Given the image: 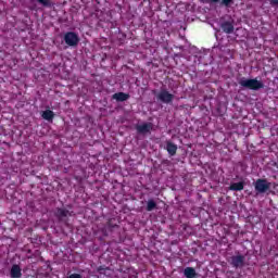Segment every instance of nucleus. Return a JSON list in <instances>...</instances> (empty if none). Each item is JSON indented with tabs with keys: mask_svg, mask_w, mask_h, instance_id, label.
Segmentation results:
<instances>
[{
	"mask_svg": "<svg viewBox=\"0 0 278 278\" xmlns=\"http://www.w3.org/2000/svg\"><path fill=\"white\" fill-rule=\"evenodd\" d=\"M220 27L224 34H233V29H235L233 23L226 21L220 24Z\"/></svg>",
	"mask_w": 278,
	"mask_h": 278,
	"instance_id": "11",
	"label": "nucleus"
},
{
	"mask_svg": "<svg viewBox=\"0 0 278 278\" xmlns=\"http://www.w3.org/2000/svg\"><path fill=\"white\" fill-rule=\"evenodd\" d=\"M269 3L273 8H278V0H269Z\"/></svg>",
	"mask_w": 278,
	"mask_h": 278,
	"instance_id": "20",
	"label": "nucleus"
},
{
	"mask_svg": "<svg viewBox=\"0 0 278 278\" xmlns=\"http://www.w3.org/2000/svg\"><path fill=\"white\" fill-rule=\"evenodd\" d=\"M37 3H40V5H43V8H52L53 2L51 0H36Z\"/></svg>",
	"mask_w": 278,
	"mask_h": 278,
	"instance_id": "19",
	"label": "nucleus"
},
{
	"mask_svg": "<svg viewBox=\"0 0 278 278\" xmlns=\"http://www.w3.org/2000/svg\"><path fill=\"white\" fill-rule=\"evenodd\" d=\"M10 275H11L12 278H21V277H23V273L21 271V266H18L17 264L13 265L11 267Z\"/></svg>",
	"mask_w": 278,
	"mask_h": 278,
	"instance_id": "12",
	"label": "nucleus"
},
{
	"mask_svg": "<svg viewBox=\"0 0 278 278\" xmlns=\"http://www.w3.org/2000/svg\"><path fill=\"white\" fill-rule=\"evenodd\" d=\"M137 134L147 135L150 134V131H153V123H143L141 125L136 126Z\"/></svg>",
	"mask_w": 278,
	"mask_h": 278,
	"instance_id": "8",
	"label": "nucleus"
},
{
	"mask_svg": "<svg viewBox=\"0 0 278 278\" xmlns=\"http://www.w3.org/2000/svg\"><path fill=\"white\" fill-rule=\"evenodd\" d=\"M146 210L147 212H153V210H157V202H155L153 199L148 200Z\"/></svg>",
	"mask_w": 278,
	"mask_h": 278,
	"instance_id": "17",
	"label": "nucleus"
},
{
	"mask_svg": "<svg viewBox=\"0 0 278 278\" xmlns=\"http://www.w3.org/2000/svg\"><path fill=\"white\" fill-rule=\"evenodd\" d=\"M67 278H81L80 274H71Z\"/></svg>",
	"mask_w": 278,
	"mask_h": 278,
	"instance_id": "21",
	"label": "nucleus"
},
{
	"mask_svg": "<svg viewBox=\"0 0 278 278\" xmlns=\"http://www.w3.org/2000/svg\"><path fill=\"white\" fill-rule=\"evenodd\" d=\"M207 3H220V5H225V8H229L231 3H233V0H206Z\"/></svg>",
	"mask_w": 278,
	"mask_h": 278,
	"instance_id": "18",
	"label": "nucleus"
},
{
	"mask_svg": "<svg viewBox=\"0 0 278 278\" xmlns=\"http://www.w3.org/2000/svg\"><path fill=\"white\" fill-rule=\"evenodd\" d=\"M184 276L186 278H197L198 277L197 269H194V267H186L184 270Z\"/></svg>",
	"mask_w": 278,
	"mask_h": 278,
	"instance_id": "13",
	"label": "nucleus"
},
{
	"mask_svg": "<svg viewBox=\"0 0 278 278\" xmlns=\"http://www.w3.org/2000/svg\"><path fill=\"white\" fill-rule=\"evenodd\" d=\"M41 116L45 121H53V118H55V113L51 110H46L42 112Z\"/></svg>",
	"mask_w": 278,
	"mask_h": 278,
	"instance_id": "16",
	"label": "nucleus"
},
{
	"mask_svg": "<svg viewBox=\"0 0 278 278\" xmlns=\"http://www.w3.org/2000/svg\"><path fill=\"white\" fill-rule=\"evenodd\" d=\"M239 86L247 88L248 90H262V88H264V83L257 80V78H241L239 80Z\"/></svg>",
	"mask_w": 278,
	"mask_h": 278,
	"instance_id": "1",
	"label": "nucleus"
},
{
	"mask_svg": "<svg viewBox=\"0 0 278 278\" xmlns=\"http://www.w3.org/2000/svg\"><path fill=\"white\" fill-rule=\"evenodd\" d=\"M97 273H98L99 277H111V275H112V270L110 269V267H108L105 265L98 267Z\"/></svg>",
	"mask_w": 278,
	"mask_h": 278,
	"instance_id": "10",
	"label": "nucleus"
},
{
	"mask_svg": "<svg viewBox=\"0 0 278 278\" xmlns=\"http://www.w3.org/2000/svg\"><path fill=\"white\" fill-rule=\"evenodd\" d=\"M229 188L232 190V192H240L241 190H244V182H233Z\"/></svg>",
	"mask_w": 278,
	"mask_h": 278,
	"instance_id": "15",
	"label": "nucleus"
},
{
	"mask_svg": "<svg viewBox=\"0 0 278 278\" xmlns=\"http://www.w3.org/2000/svg\"><path fill=\"white\" fill-rule=\"evenodd\" d=\"M156 99L157 101H161V103H165V105H170L173 101H175V94L170 93L166 89H161L156 94Z\"/></svg>",
	"mask_w": 278,
	"mask_h": 278,
	"instance_id": "4",
	"label": "nucleus"
},
{
	"mask_svg": "<svg viewBox=\"0 0 278 278\" xmlns=\"http://www.w3.org/2000/svg\"><path fill=\"white\" fill-rule=\"evenodd\" d=\"M63 40L67 47H77L79 45V35L75 31L65 33Z\"/></svg>",
	"mask_w": 278,
	"mask_h": 278,
	"instance_id": "6",
	"label": "nucleus"
},
{
	"mask_svg": "<svg viewBox=\"0 0 278 278\" xmlns=\"http://www.w3.org/2000/svg\"><path fill=\"white\" fill-rule=\"evenodd\" d=\"M254 189L258 194H264L270 190V182L267 179L258 178L254 182Z\"/></svg>",
	"mask_w": 278,
	"mask_h": 278,
	"instance_id": "5",
	"label": "nucleus"
},
{
	"mask_svg": "<svg viewBox=\"0 0 278 278\" xmlns=\"http://www.w3.org/2000/svg\"><path fill=\"white\" fill-rule=\"evenodd\" d=\"M54 216L59 220V223H63L65 227H68V218L73 216V211H68L64 207H56Z\"/></svg>",
	"mask_w": 278,
	"mask_h": 278,
	"instance_id": "3",
	"label": "nucleus"
},
{
	"mask_svg": "<svg viewBox=\"0 0 278 278\" xmlns=\"http://www.w3.org/2000/svg\"><path fill=\"white\" fill-rule=\"evenodd\" d=\"M118 228V224H116V218H110L104 228H102L103 236H110V231H114V229Z\"/></svg>",
	"mask_w": 278,
	"mask_h": 278,
	"instance_id": "7",
	"label": "nucleus"
},
{
	"mask_svg": "<svg viewBox=\"0 0 278 278\" xmlns=\"http://www.w3.org/2000/svg\"><path fill=\"white\" fill-rule=\"evenodd\" d=\"M227 262L232 268H244V266H247V256L240 252H236V254L230 256Z\"/></svg>",
	"mask_w": 278,
	"mask_h": 278,
	"instance_id": "2",
	"label": "nucleus"
},
{
	"mask_svg": "<svg viewBox=\"0 0 278 278\" xmlns=\"http://www.w3.org/2000/svg\"><path fill=\"white\" fill-rule=\"evenodd\" d=\"M166 151L169 155H177V144L170 142V141H167L166 143Z\"/></svg>",
	"mask_w": 278,
	"mask_h": 278,
	"instance_id": "14",
	"label": "nucleus"
},
{
	"mask_svg": "<svg viewBox=\"0 0 278 278\" xmlns=\"http://www.w3.org/2000/svg\"><path fill=\"white\" fill-rule=\"evenodd\" d=\"M131 96H129V93H125L123 91L121 92H116L112 96V99L114 101H117V102H123V101H128V99L130 98Z\"/></svg>",
	"mask_w": 278,
	"mask_h": 278,
	"instance_id": "9",
	"label": "nucleus"
}]
</instances>
